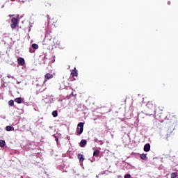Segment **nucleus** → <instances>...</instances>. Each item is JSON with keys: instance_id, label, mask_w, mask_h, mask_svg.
I'll list each match as a JSON object with an SVG mask.
<instances>
[{"instance_id": "5701e85b", "label": "nucleus", "mask_w": 178, "mask_h": 178, "mask_svg": "<svg viewBox=\"0 0 178 178\" xmlns=\"http://www.w3.org/2000/svg\"><path fill=\"white\" fill-rule=\"evenodd\" d=\"M47 18L49 19V23H51V18H49V15L47 16Z\"/></svg>"}, {"instance_id": "39448f33", "label": "nucleus", "mask_w": 178, "mask_h": 178, "mask_svg": "<svg viewBox=\"0 0 178 178\" xmlns=\"http://www.w3.org/2000/svg\"><path fill=\"white\" fill-rule=\"evenodd\" d=\"M143 149L145 152H148L149 149H151V145H149V143L145 144Z\"/></svg>"}, {"instance_id": "aec40b11", "label": "nucleus", "mask_w": 178, "mask_h": 178, "mask_svg": "<svg viewBox=\"0 0 178 178\" xmlns=\"http://www.w3.org/2000/svg\"><path fill=\"white\" fill-rule=\"evenodd\" d=\"M29 52H30L31 54H33V52H35V51H34V49H33V48H30V49H29Z\"/></svg>"}, {"instance_id": "ddd939ff", "label": "nucleus", "mask_w": 178, "mask_h": 178, "mask_svg": "<svg viewBox=\"0 0 178 178\" xmlns=\"http://www.w3.org/2000/svg\"><path fill=\"white\" fill-rule=\"evenodd\" d=\"M44 6L46 8H51L52 6V3H49V1L44 2Z\"/></svg>"}, {"instance_id": "f03ea898", "label": "nucleus", "mask_w": 178, "mask_h": 178, "mask_svg": "<svg viewBox=\"0 0 178 178\" xmlns=\"http://www.w3.org/2000/svg\"><path fill=\"white\" fill-rule=\"evenodd\" d=\"M146 108L148 111H155V103L153 102H148L146 104Z\"/></svg>"}, {"instance_id": "f8f14e48", "label": "nucleus", "mask_w": 178, "mask_h": 178, "mask_svg": "<svg viewBox=\"0 0 178 178\" xmlns=\"http://www.w3.org/2000/svg\"><path fill=\"white\" fill-rule=\"evenodd\" d=\"M6 143H5V140H0V147L1 148H3V147H5Z\"/></svg>"}, {"instance_id": "cd10ccee", "label": "nucleus", "mask_w": 178, "mask_h": 178, "mask_svg": "<svg viewBox=\"0 0 178 178\" xmlns=\"http://www.w3.org/2000/svg\"><path fill=\"white\" fill-rule=\"evenodd\" d=\"M46 38H48V36H47V37H46Z\"/></svg>"}, {"instance_id": "393cba45", "label": "nucleus", "mask_w": 178, "mask_h": 178, "mask_svg": "<svg viewBox=\"0 0 178 178\" xmlns=\"http://www.w3.org/2000/svg\"><path fill=\"white\" fill-rule=\"evenodd\" d=\"M169 138V134H167V138Z\"/></svg>"}, {"instance_id": "9b49d317", "label": "nucleus", "mask_w": 178, "mask_h": 178, "mask_svg": "<svg viewBox=\"0 0 178 178\" xmlns=\"http://www.w3.org/2000/svg\"><path fill=\"white\" fill-rule=\"evenodd\" d=\"M93 156L98 158L99 156V150L97 149L93 152Z\"/></svg>"}, {"instance_id": "dca6fc26", "label": "nucleus", "mask_w": 178, "mask_h": 178, "mask_svg": "<svg viewBox=\"0 0 178 178\" xmlns=\"http://www.w3.org/2000/svg\"><path fill=\"white\" fill-rule=\"evenodd\" d=\"M52 116L54 118H56L58 116V111H54L52 112Z\"/></svg>"}, {"instance_id": "0eeeda50", "label": "nucleus", "mask_w": 178, "mask_h": 178, "mask_svg": "<svg viewBox=\"0 0 178 178\" xmlns=\"http://www.w3.org/2000/svg\"><path fill=\"white\" fill-rule=\"evenodd\" d=\"M53 78H54V75H52V74L47 73L44 76V79H46L47 80H50V79H53Z\"/></svg>"}, {"instance_id": "6e6552de", "label": "nucleus", "mask_w": 178, "mask_h": 178, "mask_svg": "<svg viewBox=\"0 0 178 178\" xmlns=\"http://www.w3.org/2000/svg\"><path fill=\"white\" fill-rule=\"evenodd\" d=\"M78 159H79V162H84V156L81 154H78Z\"/></svg>"}, {"instance_id": "2eb2a0df", "label": "nucleus", "mask_w": 178, "mask_h": 178, "mask_svg": "<svg viewBox=\"0 0 178 178\" xmlns=\"http://www.w3.org/2000/svg\"><path fill=\"white\" fill-rule=\"evenodd\" d=\"M32 48L33 49H38V44L35 43L32 44Z\"/></svg>"}, {"instance_id": "f257e3e1", "label": "nucleus", "mask_w": 178, "mask_h": 178, "mask_svg": "<svg viewBox=\"0 0 178 178\" xmlns=\"http://www.w3.org/2000/svg\"><path fill=\"white\" fill-rule=\"evenodd\" d=\"M83 130H84V124L83 122H79L77 125L76 128V134L78 136H80L83 133Z\"/></svg>"}, {"instance_id": "4be33fe9", "label": "nucleus", "mask_w": 178, "mask_h": 178, "mask_svg": "<svg viewBox=\"0 0 178 178\" xmlns=\"http://www.w3.org/2000/svg\"><path fill=\"white\" fill-rule=\"evenodd\" d=\"M95 141L97 143V142H98L99 140H98V139H95ZM99 142L102 143V144H104V143H102V140H99Z\"/></svg>"}, {"instance_id": "b1692460", "label": "nucleus", "mask_w": 178, "mask_h": 178, "mask_svg": "<svg viewBox=\"0 0 178 178\" xmlns=\"http://www.w3.org/2000/svg\"><path fill=\"white\" fill-rule=\"evenodd\" d=\"M51 40L52 41V42H53V44H54V39L51 38V39H50V41H51Z\"/></svg>"}, {"instance_id": "a211bd4d", "label": "nucleus", "mask_w": 178, "mask_h": 178, "mask_svg": "<svg viewBox=\"0 0 178 178\" xmlns=\"http://www.w3.org/2000/svg\"><path fill=\"white\" fill-rule=\"evenodd\" d=\"M6 130L7 131H12V127H11V126H7V127H6Z\"/></svg>"}, {"instance_id": "4468645a", "label": "nucleus", "mask_w": 178, "mask_h": 178, "mask_svg": "<svg viewBox=\"0 0 178 178\" xmlns=\"http://www.w3.org/2000/svg\"><path fill=\"white\" fill-rule=\"evenodd\" d=\"M15 102H17V104H22V98L17 97L15 99Z\"/></svg>"}, {"instance_id": "1a4fd4ad", "label": "nucleus", "mask_w": 178, "mask_h": 178, "mask_svg": "<svg viewBox=\"0 0 178 178\" xmlns=\"http://www.w3.org/2000/svg\"><path fill=\"white\" fill-rule=\"evenodd\" d=\"M140 159H143V161L148 160V157H147V154H140Z\"/></svg>"}, {"instance_id": "412c9836", "label": "nucleus", "mask_w": 178, "mask_h": 178, "mask_svg": "<svg viewBox=\"0 0 178 178\" xmlns=\"http://www.w3.org/2000/svg\"><path fill=\"white\" fill-rule=\"evenodd\" d=\"M130 174H128L124 176V178H130Z\"/></svg>"}, {"instance_id": "f3484780", "label": "nucleus", "mask_w": 178, "mask_h": 178, "mask_svg": "<svg viewBox=\"0 0 178 178\" xmlns=\"http://www.w3.org/2000/svg\"><path fill=\"white\" fill-rule=\"evenodd\" d=\"M14 104H15V102L13 100H10L8 102V105H10V106H13Z\"/></svg>"}, {"instance_id": "bb28decb", "label": "nucleus", "mask_w": 178, "mask_h": 178, "mask_svg": "<svg viewBox=\"0 0 178 178\" xmlns=\"http://www.w3.org/2000/svg\"><path fill=\"white\" fill-rule=\"evenodd\" d=\"M12 16H14V15H9L10 17H12Z\"/></svg>"}, {"instance_id": "20e7f679", "label": "nucleus", "mask_w": 178, "mask_h": 178, "mask_svg": "<svg viewBox=\"0 0 178 178\" xmlns=\"http://www.w3.org/2000/svg\"><path fill=\"white\" fill-rule=\"evenodd\" d=\"M17 62H18V65H19V66H24V63H25L24 58H23L22 57H19L17 59Z\"/></svg>"}, {"instance_id": "423d86ee", "label": "nucleus", "mask_w": 178, "mask_h": 178, "mask_svg": "<svg viewBox=\"0 0 178 178\" xmlns=\"http://www.w3.org/2000/svg\"><path fill=\"white\" fill-rule=\"evenodd\" d=\"M71 75L72 76V77H77L78 73L77 70H76V68H74V70H72Z\"/></svg>"}, {"instance_id": "7ed1b4c3", "label": "nucleus", "mask_w": 178, "mask_h": 178, "mask_svg": "<svg viewBox=\"0 0 178 178\" xmlns=\"http://www.w3.org/2000/svg\"><path fill=\"white\" fill-rule=\"evenodd\" d=\"M17 18L16 17H13L11 19V24H10V27L11 29H15V27H17Z\"/></svg>"}, {"instance_id": "9d476101", "label": "nucleus", "mask_w": 178, "mask_h": 178, "mask_svg": "<svg viewBox=\"0 0 178 178\" xmlns=\"http://www.w3.org/2000/svg\"><path fill=\"white\" fill-rule=\"evenodd\" d=\"M87 144L86 140H82L81 143H79L80 147H83Z\"/></svg>"}, {"instance_id": "a878e982", "label": "nucleus", "mask_w": 178, "mask_h": 178, "mask_svg": "<svg viewBox=\"0 0 178 178\" xmlns=\"http://www.w3.org/2000/svg\"><path fill=\"white\" fill-rule=\"evenodd\" d=\"M168 5H170V1H168Z\"/></svg>"}, {"instance_id": "6ab92c4d", "label": "nucleus", "mask_w": 178, "mask_h": 178, "mask_svg": "<svg viewBox=\"0 0 178 178\" xmlns=\"http://www.w3.org/2000/svg\"><path fill=\"white\" fill-rule=\"evenodd\" d=\"M177 177V174L176 172H172L171 174V178H176Z\"/></svg>"}]
</instances>
